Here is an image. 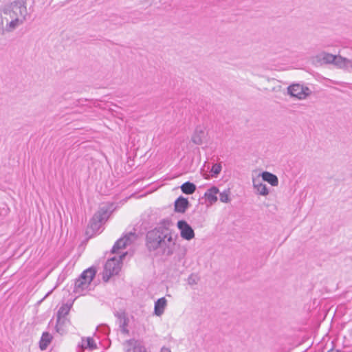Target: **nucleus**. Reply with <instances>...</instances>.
<instances>
[{
  "label": "nucleus",
  "mask_w": 352,
  "mask_h": 352,
  "mask_svg": "<svg viewBox=\"0 0 352 352\" xmlns=\"http://www.w3.org/2000/svg\"><path fill=\"white\" fill-rule=\"evenodd\" d=\"M97 348V344L91 337L82 338L81 342L78 344L77 352H82L85 349L94 350Z\"/></svg>",
  "instance_id": "f8f14e48"
},
{
  "label": "nucleus",
  "mask_w": 352,
  "mask_h": 352,
  "mask_svg": "<svg viewBox=\"0 0 352 352\" xmlns=\"http://www.w3.org/2000/svg\"><path fill=\"white\" fill-rule=\"evenodd\" d=\"M137 239V235L135 233L129 232L124 236V237L118 239L112 248L113 254L119 253V250L130 245Z\"/></svg>",
  "instance_id": "0eeeda50"
},
{
  "label": "nucleus",
  "mask_w": 352,
  "mask_h": 352,
  "mask_svg": "<svg viewBox=\"0 0 352 352\" xmlns=\"http://www.w3.org/2000/svg\"><path fill=\"white\" fill-rule=\"evenodd\" d=\"M219 192V190L217 187L212 186L206 191L204 197H206L207 201L210 205H212L217 201V194Z\"/></svg>",
  "instance_id": "2eb2a0df"
},
{
  "label": "nucleus",
  "mask_w": 352,
  "mask_h": 352,
  "mask_svg": "<svg viewBox=\"0 0 352 352\" xmlns=\"http://www.w3.org/2000/svg\"><path fill=\"white\" fill-rule=\"evenodd\" d=\"M261 177L263 181L268 182L272 186H277L278 185L277 176L270 172H263L261 173Z\"/></svg>",
  "instance_id": "a211bd4d"
},
{
  "label": "nucleus",
  "mask_w": 352,
  "mask_h": 352,
  "mask_svg": "<svg viewBox=\"0 0 352 352\" xmlns=\"http://www.w3.org/2000/svg\"><path fill=\"white\" fill-rule=\"evenodd\" d=\"M28 10L23 1H16L6 6L2 12H0V24L6 23V29L12 32L23 24L26 21Z\"/></svg>",
  "instance_id": "f03ea898"
},
{
  "label": "nucleus",
  "mask_w": 352,
  "mask_h": 352,
  "mask_svg": "<svg viewBox=\"0 0 352 352\" xmlns=\"http://www.w3.org/2000/svg\"><path fill=\"white\" fill-rule=\"evenodd\" d=\"M252 184L254 188L256 190L258 194L263 196H266L269 194L267 186L264 183H263V182L260 179L259 177L253 178Z\"/></svg>",
  "instance_id": "ddd939ff"
},
{
  "label": "nucleus",
  "mask_w": 352,
  "mask_h": 352,
  "mask_svg": "<svg viewBox=\"0 0 352 352\" xmlns=\"http://www.w3.org/2000/svg\"><path fill=\"white\" fill-rule=\"evenodd\" d=\"M127 318L123 316L120 318V329L122 333H128L129 331L127 329Z\"/></svg>",
  "instance_id": "4be33fe9"
},
{
  "label": "nucleus",
  "mask_w": 352,
  "mask_h": 352,
  "mask_svg": "<svg viewBox=\"0 0 352 352\" xmlns=\"http://www.w3.org/2000/svg\"><path fill=\"white\" fill-rule=\"evenodd\" d=\"M309 89L300 84H294L288 87V93L293 97L304 99L309 94Z\"/></svg>",
  "instance_id": "1a4fd4ad"
},
{
  "label": "nucleus",
  "mask_w": 352,
  "mask_h": 352,
  "mask_svg": "<svg viewBox=\"0 0 352 352\" xmlns=\"http://www.w3.org/2000/svg\"><path fill=\"white\" fill-rule=\"evenodd\" d=\"M167 306V300L164 297L159 298L155 302L154 314L157 316H161Z\"/></svg>",
  "instance_id": "dca6fc26"
},
{
  "label": "nucleus",
  "mask_w": 352,
  "mask_h": 352,
  "mask_svg": "<svg viewBox=\"0 0 352 352\" xmlns=\"http://www.w3.org/2000/svg\"><path fill=\"white\" fill-rule=\"evenodd\" d=\"M189 206L188 199L182 196L178 197L175 201V210L177 212L184 213Z\"/></svg>",
  "instance_id": "4468645a"
},
{
  "label": "nucleus",
  "mask_w": 352,
  "mask_h": 352,
  "mask_svg": "<svg viewBox=\"0 0 352 352\" xmlns=\"http://www.w3.org/2000/svg\"><path fill=\"white\" fill-rule=\"evenodd\" d=\"M68 318H58L56 319V331L58 333L63 335L67 331V327L69 324Z\"/></svg>",
  "instance_id": "f3484780"
},
{
  "label": "nucleus",
  "mask_w": 352,
  "mask_h": 352,
  "mask_svg": "<svg viewBox=\"0 0 352 352\" xmlns=\"http://www.w3.org/2000/svg\"><path fill=\"white\" fill-rule=\"evenodd\" d=\"M177 235L165 224L160 223L146 234L148 249L155 250L160 248L166 256L172 255L175 250Z\"/></svg>",
  "instance_id": "f257e3e1"
},
{
  "label": "nucleus",
  "mask_w": 352,
  "mask_h": 352,
  "mask_svg": "<svg viewBox=\"0 0 352 352\" xmlns=\"http://www.w3.org/2000/svg\"><path fill=\"white\" fill-rule=\"evenodd\" d=\"M125 352H148L143 344L135 339H131L124 344Z\"/></svg>",
  "instance_id": "9d476101"
},
{
  "label": "nucleus",
  "mask_w": 352,
  "mask_h": 352,
  "mask_svg": "<svg viewBox=\"0 0 352 352\" xmlns=\"http://www.w3.org/2000/svg\"><path fill=\"white\" fill-rule=\"evenodd\" d=\"M319 58L324 63H333L339 68L352 71V59L342 55H333L329 53H322Z\"/></svg>",
  "instance_id": "39448f33"
},
{
  "label": "nucleus",
  "mask_w": 352,
  "mask_h": 352,
  "mask_svg": "<svg viewBox=\"0 0 352 352\" xmlns=\"http://www.w3.org/2000/svg\"><path fill=\"white\" fill-rule=\"evenodd\" d=\"M343 54H349L350 56H352V49H351V48L344 49Z\"/></svg>",
  "instance_id": "a878e982"
},
{
  "label": "nucleus",
  "mask_w": 352,
  "mask_h": 352,
  "mask_svg": "<svg viewBox=\"0 0 352 352\" xmlns=\"http://www.w3.org/2000/svg\"><path fill=\"white\" fill-rule=\"evenodd\" d=\"M229 190H224L219 194L220 201L223 203H228L230 201Z\"/></svg>",
  "instance_id": "b1692460"
},
{
  "label": "nucleus",
  "mask_w": 352,
  "mask_h": 352,
  "mask_svg": "<svg viewBox=\"0 0 352 352\" xmlns=\"http://www.w3.org/2000/svg\"><path fill=\"white\" fill-rule=\"evenodd\" d=\"M95 275L96 270L93 267L83 271L75 282L74 293L78 296L85 295L90 290L91 283Z\"/></svg>",
  "instance_id": "7ed1b4c3"
},
{
  "label": "nucleus",
  "mask_w": 352,
  "mask_h": 352,
  "mask_svg": "<svg viewBox=\"0 0 352 352\" xmlns=\"http://www.w3.org/2000/svg\"><path fill=\"white\" fill-rule=\"evenodd\" d=\"M110 208L107 206H102L94 214L91 222L90 227L92 230L99 228L100 226L108 219Z\"/></svg>",
  "instance_id": "423d86ee"
},
{
  "label": "nucleus",
  "mask_w": 352,
  "mask_h": 352,
  "mask_svg": "<svg viewBox=\"0 0 352 352\" xmlns=\"http://www.w3.org/2000/svg\"><path fill=\"white\" fill-rule=\"evenodd\" d=\"M182 191L186 195H191L196 190V186L189 182H186L181 186Z\"/></svg>",
  "instance_id": "412c9836"
},
{
  "label": "nucleus",
  "mask_w": 352,
  "mask_h": 352,
  "mask_svg": "<svg viewBox=\"0 0 352 352\" xmlns=\"http://www.w3.org/2000/svg\"><path fill=\"white\" fill-rule=\"evenodd\" d=\"M127 252L120 253L117 258L116 256L107 260L104 265L102 278L105 282H107L109 278L118 274L121 269V264L123 258L126 256Z\"/></svg>",
  "instance_id": "20e7f679"
},
{
  "label": "nucleus",
  "mask_w": 352,
  "mask_h": 352,
  "mask_svg": "<svg viewBox=\"0 0 352 352\" xmlns=\"http://www.w3.org/2000/svg\"><path fill=\"white\" fill-rule=\"evenodd\" d=\"M72 306V304H68V303L63 304L58 310L57 318H67V316L68 315Z\"/></svg>",
  "instance_id": "aec40b11"
},
{
  "label": "nucleus",
  "mask_w": 352,
  "mask_h": 352,
  "mask_svg": "<svg viewBox=\"0 0 352 352\" xmlns=\"http://www.w3.org/2000/svg\"><path fill=\"white\" fill-rule=\"evenodd\" d=\"M103 329H104V331H107V330H108V329H108V328H107V327H103Z\"/></svg>",
  "instance_id": "cd10ccee"
},
{
  "label": "nucleus",
  "mask_w": 352,
  "mask_h": 352,
  "mask_svg": "<svg viewBox=\"0 0 352 352\" xmlns=\"http://www.w3.org/2000/svg\"><path fill=\"white\" fill-rule=\"evenodd\" d=\"M160 352H171L168 348L162 347Z\"/></svg>",
  "instance_id": "bb28decb"
},
{
  "label": "nucleus",
  "mask_w": 352,
  "mask_h": 352,
  "mask_svg": "<svg viewBox=\"0 0 352 352\" xmlns=\"http://www.w3.org/2000/svg\"><path fill=\"white\" fill-rule=\"evenodd\" d=\"M177 228L180 232L182 239L190 241L195 237V232L192 227L184 220H179L177 223Z\"/></svg>",
  "instance_id": "6e6552de"
},
{
  "label": "nucleus",
  "mask_w": 352,
  "mask_h": 352,
  "mask_svg": "<svg viewBox=\"0 0 352 352\" xmlns=\"http://www.w3.org/2000/svg\"><path fill=\"white\" fill-rule=\"evenodd\" d=\"M221 165L219 163L214 164L211 168L210 172L212 174V176H217L221 171Z\"/></svg>",
  "instance_id": "5701e85b"
},
{
  "label": "nucleus",
  "mask_w": 352,
  "mask_h": 352,
  "mask_svg": "<svg viewBox=\"0 0 352 352\" xmlns=\"http://www.w3.org/2000/svg\"><path fill=\"white\" fill-rule=\"evenodd\" d=\"M207 136L206 126L203 125L197 126L192 135V142L197 145H201Z\"/></svg>",
  "instance_id": "9b49d317"
},
{
  "label": "nucleus",
  "mask_w": 352,
  "mask_h": 352,
  "mask_svg": "<svg viewBox=\"0 0 352 352\" xmlns=\"http://www.w3.org/2000/svg\"><path fill=\"white\" fill-rule=\"evenodd\" d=\"M52 336L48 332H44L41 336L39 346L40 349L43 351L45 350L51 342Z\"/></svg>",
  "instance_id": "6ab92c4d"
},
{
  "label": "nucleus",
  "mask_w": 352,
  "mask_h": 352,
  "mask_svg": "<svg viewBox=\"0 0 352 352\" xmlns=\"http://www.w3.org/2000/svg\"><path fill=\"white\" fill-rule=\"evenodd\" d=\"M198 281H199V277L196 274H192L188 278V283L190 285H192V286L195 285L197 284Z\"/></svg>",
  "instance_id": "393cba45"
}]
</instances>
